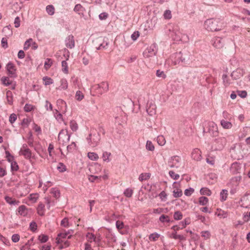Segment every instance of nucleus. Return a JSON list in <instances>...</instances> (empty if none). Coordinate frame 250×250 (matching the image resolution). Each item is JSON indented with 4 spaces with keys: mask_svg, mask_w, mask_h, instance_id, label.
Returning <instances> with one entry per match:
<instances>
[{
    "mask_svg": "<svg viewBox=\"0 0 250 250\" xmlns=\"http://www.w3.org/2000/svg\"><path fill=\"white\" fill-rule=\"evenodd\" d=\"M72 237L71 235L65 232H60L58 234L56 238V243L59 245L60 249L66 248L70 245V242L68 239H70Z\"/></svg>",
    "mask_w": 250,
    "mask_h": 250,
    "instance_id": "1",
    "label": "nucleus"
},
{
    "mask_svg": "<svg viewBox=\"0 0 250 250\" xmlns=\"http://www.w3.org/2000/svg\"><path fill=\"white\" fill-rule=\"evenodd\" d=\"M222 22L219 19H210L205 22V27L208 31H217L222 27Z\"/></svg>",
    "mask_w": 250,
    "mask_h": 250,
    "instance_id": "2",
    "label": "nucleus"
},
{
    "mask_svg": "<svg viewBox=\"0 0 250 250\" xmlns=\"http://www.w3.org/2000/svg\"><path fill=\"white\" fill-rule=\"evenodd\" d=\"M203 133H209L212 137H216L218 134L217 125L213 122L206 121L203 123Z\"/></svg>",
    "mask_w": 250,
    "mask_h": 250,
    "instance_id": "3",
    "label": "nucleus"
},
{
    "mask_svg": "<svg viewBox=\"0 0 250 250\" xmlns=\"http://www.w3.org/2000/svg\"><path fill=\"white\" fill-rule=\"evenodd\" d=\"M88 145L92 147L97 146L101 140L100 134L96 132H92L89 134L86 138Z\"/></svg>",
    "mask_w": 250,
    "mask_h": 250,
    "instance_id": "4",
    "label": "nucleus"
},
{
    "mask_svg": "<svg viewBox=\"0 0 250 250\" xmlns=\"http://www.w3.org/2000/svg\"><path fill=\"white\" fill-rule=\"evenodd\" d=\"M157 53V48L156 45L153 44L145 49L143 52V56L145 58L151 60L155 57Z\"/></svg>",
    "mask_w": 250,
    "mask_h": 250,
    "instance_id": "5",
    "label": "nucleus"
},
{
    "mask_svg": "<svg viewBox=\"0 0 250 250\" xmlns=\"http://www.w3.org/2000/svg\"><path fill=\"white\" fill-rule=\"evenodd\" d=\"M227 143L226 138L223 137L215 139L213 142V146L216 150H222L226 146Z\"/></svg>",
    "mask_w": 250,
    "mask_h": 250,
    "instance_id": "6",
    "label": "nucleus"
},
{
    "mask_svg": "<svg viewBox=\"0 0 250 250\" xmlns=\"http://www.w3.org/2000/svg\"><path fill=\"white\" fill-rule=\"evenodd\" d=\"M168 164L171 168H178L182 164L181 159L179 156H174L169 159Z\"/></svg>",
    "mask_w": 250,
    "mask_h": 250,
    "instance_id": "7",
    "label": "nucleus"
},
{
    "mask_svg": "<svg viewBox=\"0 0 250 250\" xmlns=\"http://www.w3.org/2000/svg\"><path fill=\"white\" fill-rule=\"evenodd\" d=\"M169 35L174 41H179L181 39V33L177 26H175L172 29H169Z\"/></svg>",
    "mask_w": 250,
    "mask_h": 250,
    "instance_id": "8",
    "label": "nucleus"
},
{
    "mask_svg": "<svg viewBox=\"0 0 250 250\" xmlns=\"http://www.w3.org/2000/svg\"><path fill=\"white\" fill-rule=\"evenodd\" d=\"M20 154L24 156L26 159H30L32 156L31 152L26 144H23L20 151Z\"/></svg>",
    "mask_w": 250,
    "mask_h": 250,
    "instance_id": "9",
    "label": "nucleus"
},
{
    "mask_svg": "<svg viewBox=\"0 0 250 250\" xmlns=\"http://www.w3.org/2000/svg\"><path fill=\"white\" fill-rule=\"evenodd\" d=\"M4 199L6 202L11 207H17L20 204V201L15 198L7 195L4 196Z\"/></svg>",
    "mask_w": 250,
    "mask_h": 250,
    "instance_id": "10",
    "label": "nucleus"
},
{
    "mask_svg": "<svg viewBox=\"0 0 250 250\" xmlns=\"http://www.w3.org/2000/svg\"><path fill=\"white\" fill-rule=\"evenodd\" d=\"M212 45L216 48H221L224 44L223 39L220 37H215L211 40Z\"/></svg>",
    "mask_w": 250,
    "mask_h": 250,
    "instance_id": "11",
    "label": "nucleus"
},
{
    "mask_svg": "<svg viewBox=\"0 0 250 250\" xmlns=\"http://www.w3.org/2000/svg\"><path fill=\"white\" fill-rule=\"evenodd\" d=\"M181 55V62L182 64H187L190 59V54L188 51L184 50L179 52Z\"/></svg>",
    "mask_w": 250,
    "mask_h": 250,
    "instance_id": "12",
    "label": "nucleus"
},
{
    "mask_svg": "<svg viewBox=\"0 0 250 250\" xmlns=\"http://www.w3.org/2000/svg\"><path fill=\"white\" fill-rule=\"evenodd\" d=\"M6 69L8 74L10 77L15 78L17 76L16 74L15 66L11 62H9L6 65Z\"/></svg>",
    "mask_w": 250,
    "mask_h": 250,
    "instance_id": "13",
    "label": "nucleus"
},
{
    "mask_svg": "<svg viewBox=\"0 0 250 250\" xmlns=\"http://www.w3.org/2000/svg\"><path fill=\"white\" fill-rule=\"evenodd\" d=\"M98 89H102L97 92L99 95H101L103 93L106 92L108 90V83L106 82H103L100 84L96 85Z\"/></svg>",
    "mask_w": 250,
    "mask_h": 250,
    "instance_id": "14",
    "label": "nucleus"
},
{
    "mask_svg": "<svg viewBox=\"0 0 250 250\" xmlns=\"http://www.w3.org/2000/svg\"><path fill=\"white\" fill-rule=\"evenodd\" d=\"M241 207L248 208L250 207V193L245 194L241 199Z\"/></svg>",
    "mask_w": 250,
    "mask_h": 250,
    "instance_id": "15",
    "label": "nucleus"
},
{
    "mask_svg": "<svg viewBox=\"0 0 250 250\" xmlns=\"http://www.w3.org/2000/svg\"><path fill=\"white\" fill-rule=\"evenodd\" d=\"M65 44L67 48L70 49H72L75 47V40L72 35H69L66 37L65 40Z\"/></svg>",
    "mask_w": 250,
    "mask_h": 250,
    "instance_id": "16",
    "label": "nucleus"
},
{
    "mask_svg": "<svg viewBox=\"0 0 250 250\" xmlns=\"http://www.w3.org/2000/svg\"><path fill=\"white\" fill-rule=\"evenodd\" d=\"M70 136L67 132L61 131L58 135V140L60 143H62L63 144L66 143L69 141Z\"/></svg>",
    "mask_w": 250,
    "mask_h": 250,
    "instance_id": "17",
    "label": "nucleus"
},
{
    "mask_svg": "<svg viewBox=\"0 0 250 250\" xmlns=\"http://www.w3.org/2000/svg\"><path fill=\"white\" fill-rule=\"evenodd\" d=\"M146 110L148 114L150 116L155 115L156 112V107L155 104L152 102L148 103L146 107Z\"/></svg>",
    "mask_w": 250,
    "mask_h": 250,
    "instance_id": "18",
    "label": "nucleus"
},
{
    "mask_svg": "<svg viewBox=\"0 0 250 250\" xmlns=\"http://www.w3.org/2000/svg\"><path fill=\"white\" fill-rule=\"evenodd\" d=\"M191 158L196 161H200L202 159L201 151L198 148H194L191 152Z\"/></svg>",
    "mask_w": 250,
    "mask_h": 250,
    "instance_id": "19",
    "label": "nucleus"
},
{
    "mask_svg": "<svg viewBox=\"0 0 250 250\" xmlns=\"http://www.w3.org/2000/svg\"><path fill=\"white\" fill-rule=\"evenodd\" d=\"M57 105L61 112L64 113L66 112L67 110V104L64 101L61 99H58L57 101Z\"/></svg>",
    "mask_w": 250,
    "mask_h": 250,
    "instance_id": "20",
    "label": "nucleus"
},
{
    "mask_svg": "<svg viewBox=\"0 0 250 250\" xmlns=\"http://www.w3.org/2000/svg\"><path fill=\"white\" fill-rule=\"evenodd\" d=\"M244 74V71L242 69H237L233 71L231 74V77L234 80H237L240 78Z\"/></svg>",
    "mask_w": 250,
    "mask_h": 250,
    "instance_id": "21",
    "label": "nucleus"
},
{
    "mask_svg": "<svg viewBox=\"0 0 250 250\" xmlns=\"http://www.w3.org/2000/svg\"><path fill=\"white\" fill-rule=\"evenodd\" d=\"M28 212V209L24 205H21L17 209V213L22 217H26Z\"/></svg>",
    "mask_w": 250,
    "mask_h": 250,
    "instance_id": "22",
    "label": "nucleus"
},
{
    "mask_svg": "<svg viewBox=\"0 0 250 250\" xmlns=\"http://www.w3.org/2000/svg\"><path fill=\"white\" fill-rule=\"evenodd\" d=\"M241 168V164L237 162H234L231 164L230 170L233 174H236L240 172Z\"/></svg>",
    "mask_w": 250,
    "mask_h": 250,
    "instance_id": "23",
    "label": "nucleus"
},
{
    "mask_svg": "<svg viewBox=\"0 0 250 250\" xmlns=\"http://www.w3.org/2000/svg\"><path fill=\"white\" fill-rule=\"evenodd\" d=\"M181 55L180 52H177L173 54L170 58L172 63L174 65H177L178 64L181 63Z\"/></svg>",
    "mask_w": 250,
    "mask_h": 250,
    "instance_id": "24",
    "label": "nucleus"
},
{
    "mask_svg": "<svg viewBox=\"0 0 250 250\" xmlns=\"http://www.w3.org/2000/svg\"><path fill=\"white\" fill-rule=\"evenodd\" d=\"M68 86L67 81L65 78H62L60 80V85L56 87L57 90H66Z\"/></svg>",
    "mask_w": 250,
    "mask_h": 250,
    "instance_id": "25",
    "label": "nucleus"
},
{
    "mask_svg": "<svg viewBox=\"0 0 250 250\" xmlns=\"http://www.w3.org/2000/svg\"><path fill=\"white\" fill-rule=\"evenodd\" d=\"M215 215L220 219H225L228 217V212L221 209H217L215 212Z\"/></svg>",
    "mask_w": 250,
    "mask_h": 250,
    "instance_id": "26",
    "label": "nucleus"
},
{
    "mask_svg": "<svg viewBox=\"0 0 250 250\" xmlns=\"http://www.w3.org/2000/svg\"><path fill=\"white\" fill-rule=\"evenodd\" d=\"M86 239L88 243L94 242L95 244L98 243V238H95V235L92 233L88 232L86 234Z\"/></svg>",
    "mask_w": 250,
    "mask_h": 250,
    "instance_id": "27",
    "label": "nucleus"
},
{
    "mask_svg": "<svg viewBox=\"0 0 250 250\" xmlns=\"http://www.w3.org/2000/svg\"><path fill=\"white\" fill-rule=\"evenodd\" d=\"M115 110L118 112L120 116L115 115V122L116 123H118V124L120 125L121 124V122L120 121V117L123 116V115L124 114V112L122 111L121 108L119 107H117L115 108Z\"/></svg>",
    "mask_w": 250,
    "mask_h": 250,
    "instance_id": "28",
    "label": "nucleus"
},
{
    "mask_svg": "<svg viewBox=\"0 0 250 250\" xmlns=\"http://www.w3.org/2000/svg\"><path fill=\"white\" fill-rule=\"evenodd\" d=\"M170 237L174 239H178L180 242L185 241L186 240V237L183 235H178L176 233H172Z\"/></svg>",
    "mask_w": 250,
    "mask_h": 250,
    "instance_id": "29",
    "label": "nucleus"
},
{
    "mask_svg": "<svg viewBox=\"0 0 250 250\" xmlns=\"http://www.w3.org/2000/svg\"><path fill=\"white\" fill-rule=\"evenodd\" d=\"M220 124L224 129H230L232 126V124L231 122L226 121L224 119L221 120Z\"/></svg>",
    "mask_w": 250,
    "mask_h": 250,
    "instance_id": "30",
    "label": "nucleus"
},
{
    "mask_svg": "<svg viewBox=\"0 0 250 250\" xmlns=\"http://www.w3.org/2000/svg\"><path fill=\"white\" fill-rule=\"evenodd\" d=\"M38 214L42 216L45 213V206L42 203H40L37 208Z\"/></svg>",
    "mask_w": 250,
    "mask_h": 250,
    "instance_id": "31",
    "label": "nucleus"
},
{
    "mask_svg": "<svg viewBox=\"0 0 250 250\" xmlns=\"http://www.w3.org/2000/svg\"><path fill=\"white\" fill-rule=\"evenodd\" d=\"M2 32L6 37H10L13 34V32L10 25H7L3 28Z\"/></svg>",
    "mask_w": 250,
    "mask_h": 250,
    "instance_id": "32",
    "label": "nucleus"
},
{
    "mask_svg": "<svg viewBox=\"0 0 250 250\" xmlns=\"http://www.w3.org/2000/svg\"><path fill=\"white\" fill-rule=\"evenodd\" d=\"M44 201L48 209H49L51 207L54 206L56 203V201L55 200L52 199L49 197H45L44 198Z\"/></svg>",
    "mask_w": 250,
    "mask_h": 250,
    "instance_id": "33",
    "label": "nucleus"
},
{
    "mask_svg": "<svg viewBox=\"0 0 250 250\" xmlns=\"http://www.w3.org/2000/svg\"><path fill=\"white\" fill-rule=\"evenodd\" d=\"M74 11L80 15L83 14V12L85 11V9L81 4H77L75 6Z\"/></svg>",
    "mask_w": 250,
    "mask_h": 250,
    "instance_id": "34",
    "label": "nucleus"
},
{
    "mask_svg": "<svg viewBox=\"0 0 250 250\" xmlns=\"http://www.w3.org/2000/svg\"><path fill=\"white\" fill-rule=\"evenodd\" d=\"M189 224V222L188 221H185V223L184 222H181V224H180L179 225L174 226L172 227V229L174 230H178L179 229H182L186 227L187 225H188Z\"/></svg>",
    "mask_w": 250,
    "mask_h": 250,
    "instance_id": "35",
    "label": "nucleus"
},
{
    "mask_svg": "<svg viewBox=\"0 0 250 250\" xmlns=\"http://www.w3.org/2000/svg\"><path fill=\"white\" fill-rule=\"evenodd\" d=\"M228 195V190L226 189H222L220 193V201L224 202L227 199Z\"/></svg>",
    "mask_w": 250,
    "mask_h": 250,
    "instance_id": "36",
    "label": "nucleus"
},
{
    "mask_svg": "<svg viewBox=\"0 0 250 250\" xmlns=\"http://www.w3.org/2000/svg\"><path fill=\"white\" fill-rule=\"evenodd\" d=\"M111 155V154L110 152L107 151L104 152L102 155V158L103 161L107 163L109 162L110 161V157Z\"/></svg>",
    "mask_w": 250,
    "mask_h": 250,
    "instance_id": "37",
    "label": "nucleus"
},
{
    "mask_svg": "<svg viewBox=\"0 0 250 250\" xmlns=\"http://www.w3.org/2000/svg\"><path fill=\"white\" fill-rule=\"evenodd\" d=\"M6 99L7 101L8 104L11 105L13 104V94L12 92L8 90L6 92Z\"/></svg>",
    "mask_w": 250,
    "mask_h": 250,
    "instance_id": "38",
    "label": "nucleus"
},
{
    "mask_svg": "<svg viewBox=\"0 0 250 250\" xmlns=\"http://www.w3.org/2000/svg\"><path fill=\"white\" fill-rule=\"evenodd\" d=\"M1 82L2 84L5 86H9L12 84V81H11L8 77H1Z\"/></svg>",
    "mask_w": 250,
    "mask_h": 250,
    "instance_id": "39",
    "label": "nucleus"
},
{
    "mask_svg": "<svg viewBox=\"0 0 250 250\" xmlns=\"http://www.w3.org/2000/svg\"><path fill=\"white\" fill-rule=\"evenodd\" d=\"M53 113L54 117L58 121L61 122L63 121L62 115L58 110L55 109L53 111Z\"/></svg>",
    "mask_w": 250,
    "mask_h": 250,
    "instance_id": "40",
    "label": "nucleus"
},
{
    "mask_svg": "<svg viewBox=\"0 0 250 250\" xmlns=\"http://www.w3.org/2000/svg\"><path fill=\"white\" fill-rule=\"evenodd\" d=\"M88 158L92 161H97L99 159L98 155L95 152H89L87 153Z\"/></svg>",
    "mask_w": 250,
    "mask_h": 250,
    "instance_id": "41",
    "label": "nucleus"
},
{
    "mask_svg": "<svg viewBox=\"0 0 250 250\" xmlns=\"http://www.w3.org/2000/svg\"><path fill=\"white\" fill-rule=\"evenodd\" d=\"M39 197V196L38 193H32L29 195L28 199L32 203H35L38 200Z\"/></svg>",
    "mask_w": 250,
    "mask_h": 250,
    "instance_id": "42",
    "label": "nucleus"
},
{
    "mask_svg": "<svg viewBox=\"0 0 250 250\" xmlns=\"http://www.w3.org/2000/svg\"><path fill=\"white\" fill-rule=\"evenodd\" d=\"M77 146L75 142H72L67 146V151L68 152L71 153L76 150Z\"/></svg>",
    "mask_w": 250,
    "mask_h": 250,
    "instance_id": "43",
    "label": "nucleus"
},
{
    "mask_svg": "<svg viewBox=\"0 0 250 250\" xmlns=\"http://www.w3.org/2000/svg\"><path fill=\"white\" fill-rule=\"evenodd\" d=\"M62 71L65 74L68 73V64L66 61H62Z\"/></svg>",
    "mask_w": 250,
    "mask_h": 250,
    "instance_id": "44",
    "label": "nucleus"
},
{
    "mask_svg": "<svg viewBox=\"0 0 250 250\" xmlns=\"http://www.w3.org/2000/svg\"><path fill=\"white\" fill-rule=\"evenodd\" d=\"M46 12L49 15H53L55 13V8L52 5H48L46 7Z\"/></svg>",
    "mask_w": 250,
    "mask_h": 250,
    "instance_id": "45",
    "label": "nucleus"
},
{
    "mask_svg": "<svg viewBox=\"0 0 250 250\" xmlns=\"http://www.w3.org/2000/svg\"><path fill=\"white\" fill-rule=\"evenodd\" d=\"M84 98V95L80 90L76 91L75 95V99L78 101H81Z\"/></svg>",
    "mask_w": 250,
    "mask_h": 250,
    "instance_id": "46",
    "label": "nucleus"
},
{
    "mask_svg": "<svg viewBox=\"0 0 250 250\" xmlns=\"http://www.w3.org/2000/svg\"><path fill=\"white\" fill-rule=\"evenodd\" d=\"M200 193L202 195H206L207 196H210L211 194V191L207 188H202L200 189Z\"/></svg>",
    "mask_w": 250,
    "mask_h": 250,
    "instance_id": "47",
    "label": "nucleus"
},
{
    "mask_svg": "<svg viewBox=\"0 0 250 250\" xmlns=\"http://www.w3.org/2000/svg\"><path fill=\"white\" fill-rule=\"evenodd\" d=\"M70 127L73 131H76L78 129V125L76 122L74 120L71 121Z\"/></svg>",
    "mask_w": 250,
    "mask_h": 250,
    "instance_id": "48",
    "label": "nucleus"
},
{
    "mask_svg": "<svg viewBox=\"0 0 250 250\" xmlns=\"http://www.w3.org/2000/svg\"><path fill=\"white\" fill-rule=\"evenodd\" d=\"M208 202V198L205 196H201L199 198V203L201 205L205 206Z\"/></svg>",
    "mask_w": 250,
    "mask_h": 250,
    "instance_id": "49",
    "label": "nucleus"
},
{
    "mask_svg": "<svg viewBox=\"0 0 250 250\" xmlns=\"http://www.w3.org/2000/svg\"><path fill=\"white\" fill-rule=\"evenodd\" d=\"M150 177V174L147 173H142L139 177V180L140 181H143L144 180H147Z\"/></svg>",
    "mask_w": 250,
    "mask_h": 250,
    "instance_id": "50",
    "label": "nucleus"
},
{
    "mask_svg": "<svg viewBox=\"0 0 250 250\" xmlns=\"http://www.w3.org/2000/svg\"><path fill=\"white\" fill-rule=\"evenodd\" d=\"M133 190L130 188H126L124 192L125 196L128 198L131 197L133 194Z\"/></svg>",
    "mask_w": 250,
    "mask_h": 250,
    "instance_id": "51",
    "label": "nucleus"
},
{
    "mask_svg": "<svg viewBox=\"0 0 250 250\" xmlns=\"http://www.w3.org/2000/svg\"><path fill=\"white\" fill-rule=\"evenodd\" d=\"M52 63L53 62L51 59H46L44 62V68L46 70H48L51 66Z\"/></svg>",
    "mask_w": 250,
    "mask_h": 250,
    "instance_id": "52",
    "label": "nucleus"
},
{
    "mask_svg": "<svg viewBox=\"0 0 250 250\" xmlns=\"http://www.w3.org/2000/svg\"><path fill=\"white\" fill-rule=\"evenodd\" d=\"M164 18L165 20H170L172 18L171 12L169 10H166L164 11L163 14Z\"/></svg>",
    "mask_w": 250,
    "mask_h": 250,
    "instance_id": "53",
    "label": "nucleus"
},
{
    "mask_svg": "<svg viewBox=\"0 0 250 250\" xmlns=\"http://www.w3.org/2000/svg\"><path fill=\"white\" fill-rule=\"evenodd\" d=\"M158 144L160 146H164L166 143V140L164 137L162 135L158 136L157 138Z\"/></svg>",
    "mask_w": 250,
    "mask_h": 250,
    "instance_id": "54",
    "label": "nucleus"
},
{
    "mask_svg": "<svg viewBox=\"0 0 250 250\" xmlns=\"http://www.w3.org/2000/svg\"><path fill=\"white\" fill-rule=\"evenodd\" d=\"M241 179V177L240 176H236L233 177L231 179V182L233 183L235 186H237L239 184V182Z\"/></svg>",
    "mask_w": 250,
    "mask_h": 250,
    "instance_id": "55",
    "label": "nucleus"
},
{
    "mask_svg": "<svg viewBox=\"0 0 250 250\" xmlns=\"http://www.w3.org/2000/svg\"><path fill=\"white\" fill-rule=\"evenodd\" d=\"M146 149L149 151H153L154 150V146L150 141H147L146 146Z\"/></svg>",
    "mask_w": 250,
    "mask_h": 250,
    "instance_id": "56",
    "label": "nucleus"
},
{
    "mask_svg": "<svg viewBox=\"0 0 250 250\" xmlns=\"http://www.w3.org/2000/svg\"><path fill=\"white\" fill-rule=\"evenodd\" d=\"M10 164L11 171H17L19 169V166L15 161L11 162Z\"/></svg>",
    "mask_w": 250,
    "mask_h": 250,
    "instance_id": "57",
    "label": "nucleus"
},
{
    "mask_svg": "<svg viewBox=\"0 0 250 250\" xmlns=\"http://www.w3.org/2000/svg\"><path fill=\"white\" fill-rule=\"evenodd\" d=\"M57 168L60 172H64L66 170V166L62 163H59Z\"/></svg>",
    "mask_w": 250,
    "mask_h": 250,
    "instance_id": "58",
    "label": "nucleus"
},
{
    "mask_svg": "<svg viewBox=\"0 0 250 250\" xmlns=\"http://www.w3.org/2000/svg\"><path fill=\"white\" fill-rule=\"evenodd\" d=\"M173 195L174 197H180L182 195V191L180 189L176 188L173 191Z\"/></svg>",
    "mask_w": 250,
    "mask_h": 250,
    "instance_id": "59",
    "label": "nucleus"
},
{
    "mask_svg": "<svg viewBox=\"0 0 250 250\" xmlns=\"http://www.w3.org/2000/svg\"><path fill=\"white\" fill-rule=\"evenodd\" d=\"M39 240L42 243H45L48 240V236L44 234H41L38 237Z\"/></svg>",
    "mask_w": 250,
    "mask_h": 250,
    "instance_id": "60",
    "label": "nucleus"
},
{
    "mask_svg": "<svg viewBox=\"0 0 250 250\" xmlns=\"http://www.w3.org/2000/svg\"><path fill=\"white\" fill-rule=\"evenodd\" d=\"M43 81L45 85H48L53 83V80L51 78L48 77H43Z\"/></svg>",
    "mask_w": 250,
    "mask_h": 250,
    "instance_id": "61",
    "label": "nucleus"
},
{
    "mask_svg": "<svg viewBox=\"0 0 250 250\" xmlns=\"http://www.w3.org/2000/svg\"><path fill=\"white\" fill-rule=\"evenodd\" d=\"M51 193L56 198H58L60 194V191L55 188H53L51 189Z\"/></svg>",
    "mask_w": 250,
    "mask_h": 250,
    "instance_id": "62",
    "label": "nucleus"
},
{
    "mask_svg": "<svg viewBox=\"0 0 250 250\" xmlns=\"http://www.w3.org/2000/svg\"><path fill=\"white\" fill-rule=\"evenodd\" d=\"M160 235L157 233L151 234L149 236V239L150 241H155L159 238Z\"/></svg>",
    "mask_w": 250,
    "mask_h": 250,
    "instance_id": "63",
    "label": "nucleus"
},
{
    "mask_svg": "<svg viewBox=\"0 0 250 250\" xmlns=\"http://www.w3.org/2000/svg\"><path fill=\"white\" fill-rule=\"evenodd\" d=\"M33 41L32 39L27 40L24 43L23 49L24 50H27L29 46L31 45V42Z\"/></svg>",
    "mask_w": 250,
    "mask_h": 250,
    "instance_id": "64",
    "label": "nucleus"
}]
</instances>
